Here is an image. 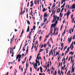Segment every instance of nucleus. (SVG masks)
Returning a JSON list of instances; mask_svg holds the SVG:
<instances>
[{"label":"nucleus","mask_w":75,"mask_h":75,"mask_svg":"<svg viewBox=\"0 0 75 75\" xmlns=\"http://www.w3.org/2000/svg\"><path fill=\"white\" fill-rule=\"evenodd\" d=\"M63 27V25H62L61 26V28L60 29V31H61V30H62V27Z\"/></svg>","instance_id":"52"},{"label":"nucleus","mask_w":75,"mask_h":75,"mask_svg":"<svg viewBox=\"0 0 75 75\" xmlns=\"http://www.w3.org/2000/svg\"><path fill=\"white\" fill-rule=\"evenodd\" d=\"M31 33H32V31L29 32V36H30V35H31Z\"/></svg>","instance_id":"40"},{"label":"nucleus","mask_w":75,"mask_h":75,"mask_svg":"<svg viewBox=\"0 0 75 75\" xmlns=\"http://www.w3.org/2000/svg\"><path fill=\"white\" fill-rule=\"evenodd\" d=\"M60 66H61V62H59V64L58 67V68H59V67H60Z\"/></svg>","instance_id":"47"},{"label":"nucleus","mask_w":75,"mask_h":75,"mask_svg":"<svg viewBox=\"0 0 75 75\" xmlns=\"http://www.w3.org/2000/svg\"><path fill=\"white\" fill-rule=\"evenodd\" d=\"M47 44H48V45H50V41H48L47 43Z\"/></svg>","instance_id":"63"},{"label":"nucleus","mask_w":75,"mask_h":75,"mask_svg":"<svg viewBox=\"0 0 75 75\" xmlns=\"http://www.w3.org/2000/svg\"><path fill=\"white\" fill-rule=\"evenodd\" d=\"M56 54H57V55H58V57H57V58H58V57H59V53H58V52H57Z\"/></svg>","instance_id":"28"},{"label":"nucleus","mask_w":75,"mask_h":75,"mask_svg":"<svg viewBox=\"0 0 75 75\" xmlns=\"http://www.w3.org/2000/svg\"><path fill=\"white\" fill-rule=\"evenodd\" d=\"M53 27H55L54 26V25H53V24H52L51 26V29H52Z\"/></svg>","instance_id":"23"},{"label":"nucleus","mask_w":75,"mask_h":75,"mask_svg":"<svg viewBox=\"0 0 75 75\" xmlns=\"http://www.w3.org/2000/svg\"><path fill=\"white\" fill-rule=\"evenodd\" d=\"M33 28L34 29V30H35V26L34 25L33 27Z\"/></svg>","instance_id":"59"},{"label":"nucleus","mask_w":75,"mask_h":75,"mask_svg":"<svg viewBox=\"0 0 75 75\" xmlns=\"http://www.w3.org/2000/svg\"><path fill=\"white\" fill-rule=\"evenodd\" d=\"M63 10H64V8H63L62 9L61 11V13H62V12L63 11Z\"/></svg>","instance_id":"50"},{"label":"nucleus","mask_w":75,"mask_h":75,"mask_svg":"<svg viewBox=\"0 0 75 75\" xmlns=\"http://www.w3.org/2000/svg\"><path fill=\"white\" fill-rule=\"evenodd\" d=\"M25 47H24L23 49V51H25Z\"/></svg>","instance_id":"51"},{"label":"nucleus","mask_w":75,"mask_h":75,"mask_svg":"<svg viewBox=\"0 0 75 75\" xmlns=\"http://www.w3.org/2000/svg\"><path fill=\"white\" fill-rule=\"evenodd\" d=\"M64 1L62 0V2H61V4H63V3H64Z\"/></svg>","instance_id":"58"},{"label":"nucleus","mask_w":75,"mask_h":75,"mask_svg":"<svg viewBox=\"0 0 75 75\" xmlns=\"http://www.w3.org/2000/svg\"><path fill=\"white\" fill-rule=\"evenodd\" d=\"M65 3H64V4H63V5H62L61 6V8H62V7H63V8H64V6H65Z\"/></svg>","instance_id":"22"},{"label":"nucleus","mask_w":75,"mask_h":75,"mask_svg":"<svg viewBox=\"0 0 75 75\" xmlns=\"http://www.w3.org/2000/svg\"><path fill=\"white\" fill-rule=\"evenodd\" d=\"M26 21L28 25H30V21H28V20H27Z\"/></svg>","instance_id":"21"},{"label":"nucleus","mask_w":75,"mask_h":75,"mask_svg":"<svg viewBox=\"0 0 75 75\" xmlns=\"http://www.w3.org/2000/svg\"><path fill=\"white\" fill-rule=\"evenodd\" d=\"M47 19L46 18L45 19V20L44 21V22L45 23V21H47Z\"/></svg>","instance_id":"53"},{"label":"nucleus","mask_w":75,"mask_h":75,"mask_svg":"<svg viewBox=\"0 0 75 75\" xmlns=\"http://www.w3.org/2000/svg\"><path fill=\"white\" fill-rule=\"evenodd\" d=\"M72 23H73L74 22V18H73L71 20Z\"/></svg>","instance_id":"43"},{"label":"nucleus","mask_w":75,"mask_h":75,"mask_svg":"<svg viewBox=\"0 0 75 75\" xmlns=\"http://www.w3.org/2000/svg\"><path fill=\"white\" fill-rule=\"evenodd\" d=\"M53 21H52V23H54V22H55L56 20H57V18L58 17H57V16L56 15L53 16Z\"/></svg>","instance_id":"1"},{"label":"nucleus","mask_w":75,"mask_h":75,"mask_svg":"<svg viewBox=\"0 0 75 75\" xmlns=\"http://www.w3.org/2000/svg\"><path fill=\"white\" fill-rule=\"evenodd\" d=\"M72 37H71L70 38H68V41H69V44H70V42H71V41L72 40Z\"/></svg>","instance_id":"2"},{"label":"nucleus","mask_w":75,"mask_h":75,"mask_svg":"<svg viewBox=\"0 0 75 75\" xmlns=\"http://www.w3.org/2000/svg\"><path fill=\"white\" fill-rule=\"evenodd\" d=\"M29 31H30V27H29V26H28V28L26 32H29Z\"/></svg>","instance_id":"11"},{"label":"nucleus","mask_w":75,"mask_h":75,"mask_svg":"<svg viewBox=\"0 0 75 75\" xmlns=\"http://www.w3.org/2000/svg\"><path fill=\"white\" fill-rule=\"evenodd\" d=\"M56 74H57V70L54 71V75H56Z\"/></svg>","instance_id":"36"},{"label":"nucleus","mask_w":75,"mask_h":75,"mask_svg":"<svg viewBox=\"0 0 75 75\" xmlns=\"http://www.w3.org/2000/svg\"><path fill=\"white\" fill-rule=\"evenodd\" d=\"M71 54V55H73V54H74V52H70L69 53V54Z\"/></svg>","instance_id":"25"},{"label":"nucleus","mask_w":75,"mask_h":75,"mask_svg":"<svg viewBox=\"0 0 75 75\" xmlns=\"http://www.w3.org/2000/svg\"><path fill=\"white\" fill-rule=\"evenodd\" d=\"M31 13H32V14H31ZM33 11H32V10L31 11V12L30 13V15H31L32 16V17H33Z\"/></svg>","instance_id":"37"},{"label":"nucleus","mask_w":75,"mask_h":75,"mask_svg":"<svg viewBox=\"0 0 75 75\" xmlns=\"http://www.w3.org/2000/svg\"><path fill=\"white\" fill-rule=\"evenodd\" d=\"M58 10H59V8H58L57 10V13H59V12H60V11H61V8H59V11H58Z\"/></svg>","instance_id":"14"},{"label":"nucleus","mask_w":75,"mask_h":75,"mask_svg":"<svg viewBox=\"0 0 75 75\" xmlns=\"http://www.w3.org/2000/svg\"><path fill=\"white\" fill-rule=\"evenodd\" d=\"M53 54V52H52V50L51 49V52L50 51L49 52V57H50V55H51V54Z\"/></svg>","instance_id":"6"},{"label":"nucleus","mask_w":75,"mask_h":75,"mask_svg":"<svg viewBox=\"0 0 75 75\" xmlns=\"http://www.w3.org/2000/svg\"><path fill=\"white\" fill-rule=\"evenodd\" d=\"M37 56L36 58V59H38V55H40V52L37 55Z\"/></svg>","instance_id":"26"},{"label":"nucleus","mask_w":75,"mask_h":75,"mask_svg":"<svg viewBox=\"0 0 75 75\" xmlns=\"http://www.w3.org/2000/svg\"><path fill=\"white\" fill-rule=\"evenodd\" d=\"M30 72L31 73L32 72V67H31L30 68Z\"/></svg>","instance_id":"60"},{"label":"nucleus","mask_w":75,"mask_h":75,"mask_svg":"<svg viewBox=\"0 0 75 75\" xmlns=\"http://www.w3.org/2000/svg\"><path fill=\"white\" fill-rule=\"evenodd\" d=\"M44 48H46V44H45L44 46Z\"/></svg>","instance_id":"61"},{"label":"nucleus","mask_w":75,"mask_h":75,"mask_svg":"<svg viewBox=\"0 0 75 75\" xmlns=\"http://www.w3.org/2000/svg\"><path fill=\"white\" fill-rule=\"evenodd\" d=\"M69 14H71V12L69 11V9L67 13V14L69 15Z\"/></svg>","instance_id":"19"},{"label":"nucleus","mask_w":75,"mask_h":75,"mask_svg":"<svg viewBox=\"0 0 75 75\" xmlns=\"http://www.w3.org/2000/svg\"><path fill=\"white\" fill-rule=\"evenodd\" d=\"M34 4H35L37 5V1L35 0L34 1Z\"/></svg>","instance_id":"48"},{"label":"nucleus","mask_w":75,"mask_h":75,"mask_svg":"<svg viewBox=\"0 0 75 75\" xmlns=\"http://www.w3.org/2000/svg\"><path fill=\"white\" fill-rule=\"evenodd\" d=\"M61 47H64V43H61Z\"/></svg>","instance_id":"31"},{"label":"nucleus","mask_w":75,"mask_h":75,"mask_svg":"<svg viewBox=\"0 0 75 75\" xmlns=\"http://www.w3.org/2000/svg\"><path fill=\"white\" fill-rule=\"evenodd\" d=\"M36 61V63H35V65H37L38 64V60H37V59H36L35 60Z\"/></svg>","instance_id":"20"},{"label":"nucleus","mask_w":75,"mask_h":75,"mask_svg":"<svg viewBox=\"0 0 75 75\" xmlns=\"http://www.w3.org/2000/svg\"><path fill=\"white\" fill-rule=\"evenodd\" d=\"M38 45L36 47V45H35V49H36V51H37V48H38Z\"/></svg>","instance_id":"13"},{"label":"nucleus","mask_w":75,"mask_h":75,"mask_svg":"<svg viewBox=\"0 0 75 75\" xmlns=\"http://www.w3.org/2000/svg\"><path fill=\"white\" fill-rule=\"evenodd\" d=\"M47 13H45L44 14V17H47Z\"/></svg>","instance_id":"24"},{"label":"nucleus","mask_w":75,"mask_h":75,"mask_svg":"<svg viewBox=\"0 0 75 75\" xmlns=\"http://www.w3.org/2000/svg\"><path fill=\"white\" fill-rule=\"evenodd\" d=\"M71 30H72V28H71L70 30H69V33H70V34H71Z\"/></svg>","instance_id":"27"},{"label":"nucleus","mask_w":75,"mask_h":75,"mask_svg":"<svg viewBox=\"0 0 75 75\" xmlns=\"http://www.w3.org/2000/svg\"><path fill=\"white\" fill-rule=\"evenodd\" d=\"M69 47H68V48H67V51H66L65 53V54H64V55H66V54H67V53H68V52H69Z\"/></svg>","instance_id":"4"},{"label":"nucleus","mask_w":75,"mask_h":75,"mask_svg":"<svg viewBox=\"0 0 75 75\" xmlns=\"http://www.w3.org/2000/svg\"><path fill=\"white\" fill-rule=\"evenodd\" d=\"M74 42H73L71 44L70 46V47H69V48H71V47H72V46H74V45H73V44H74Z\"/></svg>","instance_id":"12"},{"label":"nucleus","mask_w":75,"mask_h":75,"mask_svg":"<svg viewBox=\"0 0 75 75\" xmlns=\"http://www.w3.org/2000/svg\"><path fill=\"white\" fill-rule=\"evenodd\" d=\"M21 13H20V15H23V14H24V13H25V11L24 10L22 12V11H23V7L22 6L21 8Z\"/></svg>","instance_id":"3"},{"label":"nucleus","mask_w":75,"mask_h":75,"mask_svg":"<svg viewBox=\"0 0 75 75\" xmlns=\"http://www.w3.org/2000/svg\"><path fill=\"white\" fill-rule=\"evenodd\" d=\"M40 72L42 73L43 71H42V67H40Z\"/></svg>","instance_id":"17"},{"label":"nucleus","mask_w":75,"mask_h":75,"mask_svg":"<svg viewBox=\"0 0 75 75\" xmlns=\"http://www.w3.org/2000/svg\"><path fill=\"white\" fill-rule=\"evenodd\" d=\"M41 39H42V37H41V36H40V38H39L40 40L41 41Z\"/></svg>","instance_id":"49"},{"label":"nucleus","mask_w":75,"mask_h":75,"mask_svg":"<svg viewBox=\"0 0 75 75\" xmlns=\"http://www.w3.org/2000/svg\"><path fill=\"white\" fill-rule=\"evenodd\" d=\"M64 67L63 66L62 67V68L61 69V70H62V69H63V70H64V68H65V67H66V65H65V64H64Z\"/></svg>","instance_id":"16"},{"label":"nucleus","mask_w":75,"mask_h":75,"mask_svg":"<svg viewBox=\"0 0 75 75\" xmlns=\"http://www.w3.org/2000/svg\"><path fill=\"white\" fill-rule=\"evenodd\" d=\"M55 7V5H53L52 7V8H54V7Z\"/></svg>","instance_id":"64"},{"label":"nucleus","mask_w":75,"mask_h":75,"mask_svg":"<svg viewBox=\"0 0 75 75\" xmlns=\"http://www.w3.org/2000/svg\"><path fill=\"white\" fill-rule=\"evenodd\" d=\"M16 46H15L14 48L12 49V50H13L12 54L11 56V57H13V56H14V52H13V50H14V49H15V48H16Z\"/></svg>","instance_id":"7"},{"label":"nucleus","mask_w":75,"mask_h":75,"mask_svg":"<svg viewBox=\"0 0 75 75\" xmlns=\"http://www.w3.org/2000/svg\"><path fill=\"white\" fill-rule=\"evenodd\" d=\"M38 41H36L35 43L36 45H37L38 44Z\"/></svg>","instance_id":"46"},{"label":"nucleus","mask_w":75,"mask_h":75,"mask_svg":"<svg viewBox=\"0 0 75 75\" xmlns=\"http://www.w3.org/2000/svg\"><path fill=\"white\" fill-rule=\"evenodd\" d=\"M11 50H12V48H11L10 50V54H11V52H13V51H11Z\"/></svg>","instance_id":"34"},{"label":"nucleus","mask_w":75,"mask_h":75,"mask_svg":"<svg viewBox=\"0 0 75 75\" xmlns=\"http://www.w3.org/2000/svg\"><path fill=\"white\" fill-rule=\"evenodd\" d=\"M23 33H24V30L23 29L22 32L21 33V36H20V37H21V36H22V35H23L22 34H23Z\"/></svg>","instance_id":"18"},{"label":"nucleus","mask_w":75,"mask_h":75,"mask_svg":"<svg viewBox=\"0 0 75 75\" xmlns=\"http://www.w3.org/2000/svg\"><path fill=\"white\" fill-rule=\"evenodd\" d=\"M34 6V3H32V4H31V5L30 6V7H31L32 6Z\"/></svg>","instance_id":"44"},{"label":"nucleus","mask_w":75,"mask_h":75,"mask_svg":"<svg viewBox=\"0 0 75 75\" xmlns=\"http://www.w3.org/2000/svg\"><path fill=\"white\" fill-rule=\"evenodd\" d=\"M31 58H32V56H30V58L29 59V61H30L31 59Z\"/></svg>","instance_id":"39"},{"label":"nucleus","mask_w":75,"mask_h":75,"mask_svg":"<svg viewBox=\"0 0 75 75\" xmlns=\"http://www.w3.org/2000/svg\"><path fill=\"white\" fill-rule=\"evenodd\" d=\"M59 70L58 71V74H60V72L61 71H60L59 69H58Z\"/></svg>","instance_id":"38"},{"label":"nucleus","mask_w":75,"mask_h":75,"mask_svg":"<svg viewBox=\"0 0 75 75\" xmlns=\"http://www.w3.org/2000/svg\"><path fill=\"white\" fill-rule=\"evenodd\" d=\"M75 71V68H72V70H71V74L72 73V72L74 73V71Z\"/></svg>","instance_id":"15"},{"label":"nucleus","mask_w":75,"mask_h":75,"mask_svg":"<svg viewBox=\"0 0 75 75\" xmlns=\"http://www.w3.org/2000/svg\"><path fill=\"white\" fill-rule=\"evenodd\" d=\"M28 65L27 64V62L26 65V68H28Z\"/></svg>","instance_id":"32"},{"label":"nucleus","mask_w":75,"mask_h":75,"mask_svg":"<svg viewBox=\"0 0 75 75\" xmlns=\"http://www.w3.org/2000/svg\"><path fill=\"white\" fill-rule=\"evenodd\" d=\"M45 8H43V9H42V11L43 12H44L45 11Z\"/></svg>","instance_id":"35"},{"label":"nucleus","mask_w":75,"mask_h":75,"mask_svg":"<svg viewBox=\"0 0 75 75\" xmlns=\"http://www.w3.org/2000/svg\"><path fill=\"white\" fill-rule=\"evenodd\" d=\"M66 30H67V29H66H66L64 30V34H65V31H66Z\"/></svg>","instance_id":"57"},{"label":"nucleus","mask_w":75,"mask_h":75,"mask_svg":"<svg viewBox=\"0 0 75 75\" xmlns=\"http://www.w3.org/2000/svg\"><path fill=\"white\" fill-rule=\"evenodd\" d=\"M38 65L39 66V65H40V61H38Z\"/></svg>","instance_id":"42"},{"label":"nucleus","mask_w":75,"mask_h":75,"mask_svg":"<svg viewBox=\"0 0 75 75\" xmlns=\"http://www.w3.org/2000/svg\"><path fill=\"white\" fill-rule=\"evenodd\" d=\"M43 51V49H40V50L39 51V52H41L42 51Z\"/></svg>","instance_id":"33"},{"label":"nucleus","mask_w":75,"mask_h":75,"mask_svg":"<svg viewBox=\"0 0 75 75\" xmlns=\"http://www.w3.org/2000/svg\"><path fill=\"white\" fill-rule=\"evenodd\" d=\"M28 48H29L28 46H27V50L26 51V52H27V53L25 54V55H27V54H28Z\"/></svg>","instance_id":"8"},{"label":"nucleus","mask_w":75,"mask_h":75,"mask_svg":"<svg viewBox=\"0 0 75 75\" xmlns=\"http://www.w3.org/2000/svg\"><path fill=\"white\" fill-rule=\"evenodd\" d=\"M57 23H58V21H57V20H56L55 21V23L53 24L54 25V27L56 26V25H57Z\"/></svg>","instance_id":"9"},{"label":"nucleus","mask_w":75,"mask_h":75,"mask_svg":"<svg viewBox=\"0 0 75 75\" xmlns=\"http://www.w3.org/2000/svg\"><path fill=\"white\" fill-rule=\"evenodd\" d=\"M70 72H71V71H68V72L67 74V75H68V74H69H69H70Z\"/></svg>","instance_id":"30"},{"label":"nucleus","mask_w":75,"mask_h":75,"mask_svg":"<svg viewBox=\"0 0 75 75\" xmlns=\"http://www.w3.org/2000/svg\"><path fill=\"white\" fill-rule=\"evenodd\" d=\"M73 8L75 9V4H73L72 6V8H71V9H73Z\"/></svg>","instance_id":"10"},{"label":"nucleus","mask_w":75,"mask_h":75,"mask_svg":"<svg viewBox=\"0 0 75 75\" xmlns=\"http://www.w3.org/2000/svg\"><path fill=\"white\" fill-rule=\"evenodd\" d=\"M33 63H34V64H33V66H34V68L35 69H36V70H37V67H35V66H34V62Z\"/></svg>","instance_id":"29"},{"label":"nucleus","mask_w":75,"mask_h":75,"mask_svg":"<svg viewBox=\"0 0 75 75\" xmlns=\"http://www.w3.org/2000/svg\"><path fill=\"white\" fill-rule=\"evenodd\" d=\"M72 59H73V56H72L71 58V62L72 61Z\"/></svg>","instance_id":"45"},{"label":"nucleus","mask_w":75,"mask_h":75,"mask_svg":"<svg viewBox=\"0 0 75 75\" xmlns=\"http://www.w3.org/2000/svg\"><path fill=\"white\" fill-rule=\"evenodd\" d=\"M14 35H13V38H11L10 42L11 44V42H12V41H13V40H14Z\"/></svg>","instance_id":"5"},{"label":"nucleus","mask_w":75,"mask_h":75,"mask_svg":"<svg viewBox=\"0 0 75 75\" xmlns=\"http://www.w3.org/2000/svg\"><path fill=\"white\" fill-rule=\"evenodd\" d=\"M50 40L51 41H52V37H50Z\"/></svg>","instance_id":"54"},{"label":"nucleus","mask_w":75,"mask_h":75,"mask_svg":"<svg viewBox=\"0 0 75 75\" xmlns=\"http://www.w3.org/2000/svg\"><path fill=\"white\" fill-rule=\"evenodd\" d=\"M17 56L18 57H21V54H18Z\"/></svg>","instance_id":"41"},{"label":"nucleus","mask_w":75,"mask_h":75,"mask_svg":"<svg viewBox=\"0 0 75 75\" xmlns=\"http://www.w3.org/2000/svg\"><path fill=\"white\" fill-rule=\"evenodd\" d=\"M74 16V15H73V14H72L71 16V18H73V16Z\"/></svg>","instance_id":"62"},{"label":"nucleus","mask_w":75,"mask_h":75,"mask_svg":"<svg viewBox=\"0 0 75 75\" xmlns=\"http://www.w3.org/2000/svg\"><path fill=\"white\" fill-rule=\"evenodd\" d=\"M65 64H66V61H64V62H63V65Z\"/></svg>","instance_id":"56"},{"label":"nucleus","mask_w":75,"mask_h":75,"mask_svg":"<svg viewBox=\"0 0 75 75\" xmlns=\"http://www.w3.org/2000/svg\"><path fill=\"white\" fill-rule=\"evenodd\" d=\"M46 54H47L48 53V50H47V49H46Z\"/></svg>","instance_id":"55"}]
</instances>
